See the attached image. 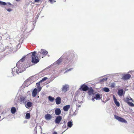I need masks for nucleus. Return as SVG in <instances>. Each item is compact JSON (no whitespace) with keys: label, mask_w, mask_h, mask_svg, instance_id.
I'll return each mask as SVG.
<instances>
[{"label":"nucleus","mask_w":134,"mask_h":134,"mask_svg":"<svg viewBox=\"0 0 134 134\" xmlns=\"http://www.w3.org/2000/svg\"><path fill=\"white\" fill-rule=\"evenodd\" d=\"M25 57H23L16 64V67L17 69L14 67L12 70V76H14L15 75V73L17 74L22 72L24 71L26 68V66L23 65L24 61L25 60Z\"/></svg>","instance_id":"f257e3e1"},{"label":"nucleus","mask_w":134,"mask_h":134,"mask_svg":"<svg viewBox=\"0 0 134 134\" xmlns=\"http://www.w3.org/2000/svg\"><path fill=\"white\" fill-rule=\"evenodd\" d=\"M32 53V60L31 62L35 64L38 63L39 61L38 56L40 55L38 54H37V55L36 54L37 53L36 52L34 51L33 52H31Z\"/></svg>","instance_id":"f03ea898"},{"label":"nucleus","mask_w":134,"mask_h":134,"mask_svg":"<svg viewBox=\"0 0 134 134\" xmlns=\"http://www.w3.org/2000/svg\"><path fill=\"white\" fill-rule=\"evenodd\" d=\"M76 54L75 53H72L70 57L69 58H67L66 60H65V63L67 64L68 63H71L73 60L74 58L75 57Z\"/></svg>","instance_id":"7ed1b4c3"},{"label":"nucleus","mask_w":134,"mask_h":134,"mask_svg":"<svg viewBox=\"0 0 134 134\" xmlns=\"http://www.w3.org/2000/svg\"><path fill=\"white\" fill-rule=\"evenodd\" d=\"M115 118L116 120H118L119 121L121 122H124L125 123H127V121L125 120L124 119L121 118L119 116H117L116 115H114Z\"/></svg>","instance_id":"20e7f679"},{"label":"nucleus","mask_w":134,"mask_h":134,"mask_svg":"<svg viewBox=\"0 0 134 134\" xmlns=\"http://www.w3.org/2000/svg\"><path fill=\"white\" fill-rule=\"evenodd\" d=\"M69 87V85L68 84H65L63 85L62 88V92H65L67 91Z\"/></svg>","instance_id":"39448f33"},{"label":"nucleus","mask_w":134,"mask_h":134,"mask_svg":"<svg viewBox=\"0 0 134 134\" xmlns=\"http://www.w3.org/2000/svg\"><path fill=\"white\" fill-rule=\"evenodd\" d=\"M80 89H81L82 91H85L88 90L89 87L86 85L84 84L81 86Z\"/></svg>","instance_id":"423d86ee"},{"label":"nucleus","mask_w":134,"mask_h":134,"mask_svg":"<svg viewBox=\"0 0 134 134\" xmlns=\"http://www.w3.org/2000/svg\"><path fill=\"white\" fill-rule=\"evenodd\" d=\"M20 104H23L25 102H26V99L25 97L21 96L20 97Z\"/></svg>","instance_id":"0eeeda50"},{"label":"nucleus","mask_w":134,"mask_h":134,"mask_svg":"<svg viewBox=\"0 0 134 134\" xmlns=\"http://www.w3.org/2000/svg\"><path fill=\"white\" fill-rule=\"evenodd\" d=\"M62 119V117L60 116H57L55 119V122L56 124H59Z\"/></svg>","instance_id":"6e6552de"},{"label":"nucleus","mask_w":134,"mask_h":134,"mask_svg":"<svg viewBox=\"0 0 134 134\" xmlns=\"http://www.w3.org/2000/svg\"><path fill=\"white\" fill-rule=\"evenodd\" d=\"M131 77V75L129 74L124 75L123 76L122 79L124 80H127Z\"/></svg>","instance_id":"1a4fd4ad"},{"label":"nucleus","mask_w":134,"mask_h":134,"mask_svg":"<svg viewBox=\"0 0 134 134\" xmlns=\"http://www.w3.org/2000/svg\"><path fill=\"white\" fill-rule=\"evenodd\" d=\"M55 101L57 104L58 105L60 104L61 103V98L59 97H57L55 99Z\"/></svg>","instance_id":"9d476101"},{"label":"nucleus","mask_w":134,"mask_h":134,"mask_svg":"<svg viewBox=\"0 0 134 134\" xmlns=\"http://www.w3.org/2000/svg\"><path fill=\"white\" fill-rule=\"evenodd\" d=\"M113 99L114 103L116 106L118 107H119L120 106V104L119 102L117 101V100L114 96H113Z\"/></svg>","instance_id":"9b49d317"},{"label":"nucleus","mask_w":134,"mask_h":134,"mask_svg":"<svg viewBox=\"0 0 134 134\" xmlns=\"http://www.w3.org/2000/svg\"><path fill=\"white\" fill-rule=\"evenodd\" d=\"M37 89L36 88H35L33 90L32 93V96L33 97H36L37 93Z\"/></svg>","instance_id":"f8f14e48"},{"label":"nucleus","mask_w":134,"mask_h":134,"mask_svg":"<svg viewBox=\"0 0 134 134\" xmlns=\"http://www.w3.org/2000/svg\"><path fill=\"white\" fill-rule=\"evenodd\" d=\"M124 94V91L122 89H120L118 90V94L119 96H122Z\"/></svg>","instance_id":"ddd939ff"},{"label":"nucleus","mask_w":134,"mask_h":134,"mask_svg":"<svg viewBox=\"0 0 134 134\" xmlns=\"http://www.w3.org/2000/svg\"><path fill=\"white\" fill-rule=\"evenodd\" d=\"M63 60V58L62 57H61L56 62L54 63L55 64H60Z\"/></svg>","instance_id":"4468645a"},{"label":"nucleus","mask_w":134,"mask_h":134,"mask_svg":"<svg viewBox=\"0 0 134 134\" xmlns=\"http://www.w3.org/2000/svg\"><path fill=\"white\" fill-rule=\"evenodd\" d=\"M55 114L58 115H59L61 113V111L60 109L57 108L55 110Z\"/></svg>","instance_id":"2eb2a0df"},{"label":"nucleus","mask_w":134,"mask_h":134,"mask_svg":"<svg viewBox=\"0 0 134 134\" xmlns=\"http://www.w3.org/2000/svg\"><path fill=\"white\" fill-rule=\"evenodd\" d=\"M44 117L47 120H50L51 119L52 117L51 115L47 114L45 115Z\"/></svg>","instance_id":"dca6fc26"},{"label":"nucleus","mask_w":134,"mask_h":134,"mask_svg":"<svg viewBox=\"0 0 134 134\" xmlns=\"http://www.w3.org/2000/svg\"><path fill=\"white\" fill-rule=\"evenodd\" d=\"M41 51H42V54L43 55H44L43 56H42V58H43V57L46 56L48 53V52L47 51L44 50L43 49H41Z\"/></svg>","instance_id":"f3484780"},{"label":"nucleus","mask_w":134,"mask_h":134,"mask_svg":"<svg viewBox=\"0 0 134 134\" xmlns=\"http://www.w3.org/2000/svg\"><path fill=\"white\" fill-rule=\"evenodd\" d=\"M70 108V105H67L64 106L63 108L64 110L66 111H67Z\"/></svg>","instance_id":"a211bd4d"},{"label":"nucleus","mask_w":134,"mask_h":134,"mask_svg":"<svg viewBox=\"0 0 134 134\" xmlns=\"http://www.w3.org/2000/svg\"><path fill=\"white\" fill-rule=\"evenodd\" d=\"M93 90L92 88H91L88 91V93L90 96H92L93 94Z\"/></svg>","instance_id":"6ab92c4d"},{"label":"nucleus","mask_w":134,"mask_h":134,"mask_svg":"<svg viewBox=\"0 0 134 134\" xmlns=\"http://www.w3.org/2000/svg\"><path fill=\"white\" fill-rule=\"evenodd\" d=\"M41 82H40V81H39L37 83H36V85L37 86V87L38 89V91H40L41 90V89L42 88V87H41L40 86V83H41Z\"/></svg>","instance_id":"aec40b11"},{"label":"nucleus","mask_w":134,"mask_h":134,"mask_svg":"<svg viewBox=\"0 0 134 134\" xmlns=\"http://www.w3.org/2000/svg\"><path fill=\"white\" fill-rule=\"evenodd\" d=\"M11 113L13 114L15 113L16 111V109L14 107H12L10 110Z\"/></svg>","instance_id":"412c9836"},{"label":"nucleus","mask_w":134,"mask_h":134,"mask_svg":"<svg viewBox=\"0 0 134 134\" xmlns=\"http://www.w3.org/2000/svg\"><path fill=\"white\" fill-rule=\"evenodd\" d=\"M48 99L51 102H53L54 100V98L51 96H49L48 97Z\"/></svg>","instance_id":"4be33fe9"},{"label":"nucleus","mask_w":134,"mask_h":134,"mask_svg":"<svg viewBox=\"0 0 134 134\" xmlns=\"http://www.w3.org/2000/svg\"><path fill=\"white\" fill-rule=\"evenodd\" d=\"M73 125L72 122L70 121L68 122L67 123V126L69 128H71Z\"/></svg>","instance_id":"5701e85b"},{"label":"nucleus","mask_w":134,"mask_h":134,"mask_svg":"<svg viewBox=\"0 0 134 134\" xmlns=\"http://www.w3.org/2000/svg\"><path fill=\"white\" fill-rule=\"evenodd\" d=\"M96 100H98L100 99V95L99 94H97L96 95V97H94Z\"/></svg>","instance_id":"b1692460"},{"label":"nucleus","mask_w":134,"mask_h":134,"mask_svg":"<svg viewBox=\"0 0 134 134\" xmlns=\"http://www.w3.org/2000/svg\"><path fill=\"white\" fill-rule=\"evenodd\" d=\"M103 91H104V92H108L109 91H110V90H109V88H107V87H104V88H103Z\"/></svg>","instance_id":"393cba45"},{"label":"nucleus","mask_w":134,"mask_h":134,"mask_svg":"<svg viewBox=\"0 0 134 134\" xmlns=\"http://www.w3.org/2000/svg\"><path fill=\"white\" fill-rule=\"evenodd\" d=\"M32 105V103L30 102H27L26 104L27 106L29 107H30Z\"/></svg>","instance_id":"a878e982"},{"label":"nucleus","mask_w":134,"mask_h":134,"mask_svg":"<svg viewBox=\"0 0 134 134\" xmlns=\"http://www.w3.org/2000/svg\"><path fill=\"white\" fill-rule=\"evenodd\" d=\"M30 114L29 113H27L26 114L25 118L26 119H29L30 118Z\"/></svg>","instance_id":"bb28decb"},{"label":"nucleus","mask_w":134,"mask_h":134,"mask_svg":"<svg viewBox=\"0 0 134 134\" xmlns=\"http://www.w3.org/2000/svg\"><path fill=\"white\" fill-rule=\"evenodd\" d=\"M115 85V84L114 82H112L110 84V87L112 88H114Z\"/></svg>","instance_id":"cd10ccee"},{"label":"nucleus","mask_w":134,"mask_h":134,"mask_svg":"<svg viewBox=\"0 0 134 134\" xmlns=\"http://www.w3.org/2000/svg\"><path fill=\"white\" fill-rule=\"evenodd\" d=\"M63 123H64V125L62 127V128H66V122H65V121H64L63 122H61V123H60V124H63Z\"/></svg>","instance_id":"c85d7f7f"},{"label":"nucleus","mask_w":134,"mask_h":134,"mask_svg":"<svg viewBox=\"0 0 134 134\" xmlns=\"http://www.w3.org/2000/svg\"><path fill=\"white\" fill-rule=\"evenodd\" d=\"M108 79V78L107 77H104L103 78V79H101L100 80V81L101 82H104V81H106Z\"/></svg>","instance_id":"c756f323"},{"label":"nucleus","mask_w":134,"mask_h":134,"mask_svg":"<svg viewBox=\"0 0 134 134\" xmlns=\"http://www.w3.org/2000/svg\"><path fill=\"white\" fill-rule=\"evenodd\" d=\"M47 79V77H44L41 80H40V82H42L46 80Z\"/></svg>","instance_id":"7c9ffc66"},{"label":"nucleus","mask_w":134,"mask_h":134,"mask_svg":"<svg viewBox=\"0 0 134 134\" xmlns=\"http://www.w3.org/2000/svg\"><path fill=\"white\" fill-rule=\"evenodd\" d=\"M5 3H6L5 4L2 5H7V6H9V5H11V3L10 2H8L6 3L5 2Z\"/></svg>","instance_id":"2f4dec72"},{"label":"nucleus","mask_w":134,"mask_h":134,"mask_svg":"<svg viewBox=\"0 0 134 134\" xmlns=\"http://www.w3.org/2000/svg\"><path fill=\"white\" fill-rule=\"evenodd\" d=\"M128 104L131 107H134V104L132 102H128Z\"/></svg>","instance_id":"473e14b6"},{"label":"nucleus","mask_w":134,"mask_h":134,"mask_svg":"<svg viewBox=\"0 0 134 134\" xmlns=\"http://www.w3.org/2000/svg\"><path fill=\"white\" fill-rule=\"evenodd\" d=\"M73 69V68H70V69H68L67 70H66V71H65L64 72V73H66L67 72H68V71H70L71 70H72V69Z\"/></svg>","instance_id":"72a5a7b5"},{"label":"nucleus","mask_w":134,"mask_h":134,"mask_svg":"<svg viewBox=\"0 0 134 134\" xmlns=\"http://www.w3.org/2000/svg\"><path fill=\"white\" fill-rule=\"evenodd\" d=\"M49 1L52 4L55 2V0H49Z\"/></svg>","instance_id":"f704fd0d"},{"label":"nucleus","mask_w":134,"mask_h":134,"mask_svg":"<svg viewBox=\"0 0 134 134\" xmlns=\"http://www.w3.org/2000/svg\"><path fill=\"white\" fill-rule=\"evenodd\" d=\"M130 100L129 98H126V99L125 101L126 103H128V102H129V101Z\"/></svg>","instance_id":"c9c22d12"},{"label":"nucleus","mask_w":134,"mask_h":134,"mask_svg":"<svg viewBox=\"0 0 134 134\" xmlns=\"http://www.w3.org/2000/svg\"><path fill=\"white\" fill-rule=\"evenodd\" d=\"M37 54H38L40 55V56H38V57H41V55L42 54V51H41L40 52H38Z\"/></svg>","instance_id":"e433bc0d"},{"label":"nucleus","mask_w":134,"mask_h":134,"mask_svg":"<svg viewBox=\"0 0 134 134\" xmlns=\"http://www.w3.org/2000/svg\"><path fill=\"white\" fill-rule=\"evenodd\" d=\"M5 9L8 12H10L12 10L10 8L7 9L5 8Z\"/></svg>","instance_id":"4c0bfd02"},{"label":"nucleus","mask_w":134,"mask_h":134,"mask_svg":"<svg viewBox=\"0 0 134 134\" xmlns=\"http://www.w3.org/2000/svg\"><path fill=\"white\" fill-rule=\"evenodd\" d=\"M129 99L130 100H131L132 102H133L134 101L132 99V98L131 97H130Z\"/></svg>","instance_id":"58836bf2"},{"label":"nucleus","mask_w":134,"mask_h":134,"mask_svg":"<svg viewBox=\"0 0 134 134\" xmlns=\"http://www.w3.org/2000/svg\"><path fill=\"white\" fill-rule=\"evenodd\" d=\"M52 134H57V133L55 131H54L53 132V133Z\"/></svg>","instance_id":"ea45409f"},{"label":"nucleus","mask_w":134,"mask_h":134,"mask_svg":"<svg viewBox=\"0 0 134 134\" xmlns=\"http://www.w3.org/2000/svg\"><path fill=\"white\" fill-rule=\"evenodd\" d=\"M74 115L75 116L76 115V114H75L74 113L73 114L71 115H70V116H73Z\"/></svg>","instance_id":"a19ab883"},{"label":"nucleus","mask_w":134,"mask_h":134,"mask_svg":"<svg viewBox=\"0 0 134 134\" xmlns=\"http://www.w3.org/2000/svg\"><path fill=\"white\" fill-rule=\"evenodd\" d=\"M95 99V98H92V100L94 102V100H94V99Z\"/></svg>","instance_id":"79ce46f5"},{"label":"nucleus","mask_w":134,"mask_h":134,"mask_svg":"<svg viewBox=\"0 0 134 134\" xmlns=\"http://www.w3.org/2000/svg\"><path fill=\"white\" fill-rule=\"evenodd\" d=\"M40 0H35V2H38Z\"/></svg>","instance_id":"37998d69"},{"label":"nucleus","mask_w":134,"mask_h":134,"mask_svg":"<svg viewBox=\"0 0 134 134\" xmlns=\"http://www.w3.org/2000/svg\"><path fill=\"white\" fill-rule=\"evenodd\" d=\"M68 129V128H67V129H66L65 130V131H64L62 133L60 134H62V133H64V132H65V131H66Z\"/></svg>","instance_id":"c03bdc74"},{"label":"nucleus","mask_w":134,"mask_h":134,"mask_svg":"<svg viewBox=\"0 0 134 134\" xmlns=\"http://www.w3.org/2000/svg\"><path fill=\"white\" fill-rule=\"evenodd\" d=\"M78 107H81V106L80 105H78Z\"/></svg>","instance_id":"a18cd8bd"},{"label":"nucleus","mask_w":134,"mask_h":134,"mask_svg":"<svg viewBox=\"0 0 134 134\" xmlns=\"http://www.w3.org/2000/svg\"><path fill=\"white\" fill-rule=\"evenodd\" d=\"M17 1H20V0H15Z\"/></svg>","instance_id":"49530a36"},{"label":"nucleus","mask_w":134,"mask_h":134,"mask_svg":"<svg viewBox=\"0 0 134 134\" xmlns=\"http://www.w3.org/2000/svg\"><path fill=\"white\" fill-rule=\"evenodd\" d=\"M35 130H36V127L35 128Z\"/></svg>","instance_id":"de8ad7c7"}]
</instances>
